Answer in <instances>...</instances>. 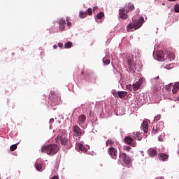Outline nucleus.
<instances>
[{
	"label": "nucleus",
	"instance_id": "f257e3e1",
	"mask_svg": "<svg viewBox=\"0 0 179 179\" xmlns=\"http://www.w3.org/2000/svg\"><path fill=\"white\" fill-rule=\"evenodd\" d=\"M42 153H47L49 156H54L58 153L59 150V147L57 144H51L48 145H44L41 148Z\"/></svg>",
	"mask_w": 179,
	"mask_h": 179
},
{
	"label": "nucleus",
	"instance_id": "f03ea898",
	"mask_svg": "<svg viewBox=\"0 0 179 179\" xmlns=\"http://www.w3.org/2000/svg\"><path fill=\"white\" fill-rule=\"evenodd\" d=\"M159 61H173L176 58V55L173 52L164 53L163 52H159L157 55Z\"/></svg>",
	"mask_w": 179,
	"mask_h": 179
},
{
	"label": "nucleus",
	"instance_id": "7ed1b4c3",
	"mask_svg": "<svg viewBox=\"0 0 179 179\" xmlns=\"http://www.w3.org/2000/svg\"><path fill=\"white\" fill-rule=\"evenodd\" d=\"M143 17H141L137 20H133V22L130 23L127 26V31H131L132 29H134V30H138V29H140V27H142L143 24Z\"/></svg>",
	"mask_w": 179,
	"mask_h": 179
},
{
	"label": "nucleus",
	"instance_id": "20e7f679",
	"mask_svg": "<svg viewBox=\"0 0 179 179\" xmlns=\"http://www.w3.org/2000/svg\"><path fill=\"white\" fill-rule=\"evenodd\" d=\"M59 101H61V97L58 96L57 92L51 91L48 100L49 104H50L52 107H54L55 106H58V104H59Z\"/></svg>",
	"mask_w": 179,
	"mask_h": 179
},
{
	"label": "nucleus",
	"instance_id": "39448f33",
	"mask_svg": "<svg viewBox=\"0 0 179 179\" xmlns=\"http://www.w3.org/2000/svg\"><path fill=\"white\" fill-rule=\"evenodd\" d=\"M73 135L80 138L83 135H85V131L83 129H80L78 124H73L72 127Z\"/></svg>",
	"mask_w": 179,
	"mask_h": 179
},
{
	"label": "nucleus",
	"instance_id": "423d86ee",
	"mask_svg": "<svg viewBox=\"0 0 179 179\" xmlns=\"http://www.w3.org/2000/svg\"><path fill=\"white\" fill-rule=\"evenodd\" d=\"M58 140H60L61 144L63 145L64 146L69 145V139L66 138V137H65V135H62L61 134H59L57 136L56 142H58Z\"/></svg>",
	"mask_w": 179,
	"mask_h": 179
},
{
	"label": "nucleus",
	"instance_id": "0eeeda50",
	"mask_svg": "<svg viewBox=\"0 0 179 179\" xmlns=\"http://www.w3.org/2000/svg\"><path fill=\"white\" fill-rule=\"evenodd\" d=\"M120 160H122L127 165L131 164V158L127 155V154L122 152L119 155Z\"/></svg>",
	"mask_w": 179,
	"mask_h": 179
},
{
	"label": "nucleus",
	"instance_id": "6e6552de",
	"mask_svg": "<svg viewBox=\"0 0 179 179\" xmlns=\"http://www.w3.org/2000/svg\"><path fill=\"white\" fill-rule=\"evenodd\" d=\"M124 142L127 143V145H129L130 146H132L133 148H135L136 146V141L134 140V138L129 136H126L124 138Z\"/></svg>",
	"mask_w": 179,
	"mask_h": 179
},
{
	"label": "nucleus",
	"instance_id": "1a4fd4ad",
	"mask_svg": "<svg viewBox=\"0 0 179 179\" xmlns=\"http://www.w3.org/2000/svg\"><path fill=\"white\" fill-rule=\"evenodd\" d=\"M145 83V80L143 78H140L138 82H136L135 84H133V90L134 92H136V90H139L141 89V86Z\"/></svg>",
	"mask_w": 179,
	"mask_h": 179
},
{
	"label": "nucleus",
	"instance_id": "9d476101",
	"mask_svg": "<svg viewBox=\"0 0 179 179\" xmlns=\"http://www.w3.org/2000/svg\"><path fill=\"white\" fill-rule=\"evenodd\" d=\"M108 152L111 157L112 159L115 160L117 159V155H118V152L115 149V147L109 148Z\"/></svg>",
	"mask_w": 179,
	"mask_h": 179
},
{
	"label": "nucleus",
	"instance_id": "9b49d317",
	"mask_svg": "<svg viewBox=\"0 0 179 179\" xmlns=\"http://www.w3.org/2000/svg\"><path fill=\"white\" fill-rule=\"evenodd\" d=\"M127 64L129 65V72H134V71H136L138 69V66H136V64H134V62L132 61V59H127Z\"/></svg>",
	"mask_w": 179,
	"mask_h": 179
},
{
	"label": "nucleus",
	"instance_id": "f8f14e48",
	"mask_svg": "<svg viewBox=\"0 0 179 179\" xmlns=\"http://www.w3.org/2000/svg\"><path fill=\"white\" fill-rule=\"evenodd\" d=\"M119 16L120 19H128V11L125 10V7L119 10Z\"/></svg>",
	"mask_w": 179,
	"mask_h": 179
},
{
	"label": "nucleus",
	"instance_id": "ddd939ff",
	"mask_svg": "<svg viewBox=\"0 0 179 179\" xmlns=\"http://www.w3.org/2000/svg\"><path fill=\"white\" fill-rule=\"evenodd\" d=\"M85 121H86V116L85 115H80L78 119V124L80 125V127H82V125L85 124Z\"/></svg>",
	"mask_w": 179,
	"mask_h": 179
},
{
	"label": "nucleus",
	"instance_id": "4468645a",
	"mask_svg": "<svg viewBox=\"0 0 179 179\" xmlns=\"http://www.w3.org/2000/svg\"><path fill=\"white\" fill-rule=\"evenodd\" d=\"M148 153L150 157H153L154 156L157 155V150L155 148H150L148 150Z\"/></svg>",
	"mask_w": 179,
	"mask_h": 179
},
{
	"label": "nucleus",
	"instance_id": "2eb2a0df",
	"mask_svg": "<svg viewBox=\"0 0 179 179\" xmlns=\"http://www.w3.org/2000/svg\"><path fill=\"white\" fill-rule=\"evenodd\" d=\"M141 129H143V132L145 134L148 133V131L149 130V124H148L146 121H143L141 125Z\"/></svg>",
	"mask_w": 179,
	"mask_h": 179
},
{
	"label": "nucleus",
	"instance_id": "dca6fc26",
	"mask_svg": "<svg viewBox=\"0 0 179 179\" xmlns=\"http://www.w3.org/2000/svg\"><path fill=\"white\" fill-rule=\"evenodd\" d=\"M35 167L38 171L43 170V162L41 161H37L35 164Z\"/></svg>",
	"mask_w": 179,
	"mask_h": 179
},
{
	"label": "nucleus",
	"instance_id": "f3484780",
	"mask_svg": "<svg viewBox=\"0 0 179 179\" xmlns=\"http://www.w3.org/2000/svg\"><path fill=\"white\" fill-rule=\"evenodd\" d=\"M139 135H141L140 132H136L133 133V135L131 136L134 139H136V141H141L142 137H140Z\"/></svg>",
	"mask_w": 179,
	"mask_h": 179
},
{
	"label": "nucleus",
	"instance_id": "a211bd4d",
	"mask_svg": "<svg viewBox=\"0 0 179 179\" xmlns=\"http://www.w3.org/2000/svg\"><path fill=\"white\" fill-rule=\"evenodd\" d=\"M117 94H118V97H120V99H124V97H125L127 96V94H128V92H127L125 91H118Z\"/></svg>",
	"mask_w": 179,
	"mask_h": 179
},
{
	"label": "nucleus",
	"instance_id": "6ab92c4d",
	"mask_svg": "<svg viewBox=\"0 0 179 179\" xmlns=\"http://www.w3.org/2000/svg\"><path fill=\"white\" fill-rule=\"evenodd\" d=\"M159 159L162 160V162H164V160H167V159H169V155L164 153L159 154Z\"/></svg>",
	"mask_w": 179,
	"mask_h": 179
},
{
	"label": "nucleus",
	"instance_id": "aec40b11",
	"mask_svg": "<svg viewBox=\"0 0 179 179\" xmlns=\"http://www.w3.org/2000/svg\"><path fill=\"white\" fill-rule=\"evenodd\" d=\"M172 92H173V94H176V93H178V92H179V83H176L173 85V89L172 90Z\"/></svg>",
	"mask_w": 179,
	"mask_h": 179
},
{
	"label": "nucleus",
	"instance_id": "412c9836",
	"mask_svg": "<svg viewBox=\"0 0 179 179\" xmlns=\"http://www.w3.org/2000/svg\"><path fill=\"white\" fill-rule=\"evenodd\" d=\"M162 128H160V124H156V129H152V134H154V135H156V134H157L158 132H160V129H161Z\"/></svg>",
	"mask_w": 179,
	"mask_h": 179
},
{
	"label": "nucleus",
	"instance_id": "4be33fe9",
	"mask_svg": "<svg viewBox=\"0 0 179 179\" xmlns=\"http://www.w3.org/2000/svg\"><path fill=\"white\" fill-rule=\"evenodd\" d=\"M79 149L81 150V152H83V153H87V148L83 145V144L80 143L78 144Z\"/></svg>",
	"mask_w": 179,
	"mask_h": 179
},
{
	"label": "nucleus",
	"instance_id": "5701e85b",
	"mask_svg": "<svg viewBox=\"0 0 179 179\" xmlns=\"http://www.w3.org/2000/svg\"><path fill=\"white\" fill-rule=\"evenodd\" d=\"M106 146H110V148H115V145L114 144L112 140H108L106 141Z\"/></svg>",
	"mask_w": 179,
	"mask_h": 179
},
{
	"label": "nucleus",
	"instance_id": "b1692460",
	"mask_svg": "<svg viewBox=\"0 0 179 179\" xmlns=\"http://www.w3.org/2000/svg\"><path fill=\"white\" fill-rule=\"evenodd\" d=\"M127 8H128L127 10L129 12H131V11L134 10V9H135V6H134L133 3H128Z\"/></svg>",
	"mask_w": 179,
	"mask_h": 179
},
{
	"label": "nucleus",
	"instance_id": "393cba45",
	"mask_svg": "<svg viewBox=\"0 0 179 179\" xmlns=\"http://www.w3.org/2000/svg\"><path fill=\"white\" fill-rule=\"evenodd\" d=\"M86 16H87V12H83V11H80V17H81V19H85V17H86Z\"/></svg>",
	"mask_w": 179,
	"mask_h": 179
},
{
	"label": "nucleus",
	"instance_id": "a878e982",
	"mask_svg": "<svg viewBox=\"0 0 179 179\" xmlns=\"http://www.w3.org/2000/svg\"><path fill=\"white\" fill-rule=\"evenodd\" d=\"M103 17H104V13H103V12H100V13H99L97 15H96V19H101V18H103Z\"/></svg>",
	"mask_w": 179,
	"mask_h": 179
},
{
	"label": "nucleus",
	"instance_id": "bb28decb",
	"mask_svg": "<svg viewBox=\"0 0 179 179\" xmlns=\"http://www.w3.org/2000/svg\"><path fill=\"white\" fill-rule=\"evenodd\" d=\"M71 47H72V42L71 41L66 42L64 45V48H71Z\"/></svg>",
	"mask_w": 179,
	"mask_h": 179
},
{
	"label": "nucleus",
	"instance_id": "cd10ccee",
	"mask_svg": "<svg viewBox=\"0 0 179 179\" xmlns=\"http://www.w3.org/2000/svg\"><path fill=\"white\" fill-rule=\"evenodd\" d=\"M16 149H17V145L16 144L12 145L10 147V152H13V151L16 150Z\"/></svg>",
	"mask_w": 179,
	"mask_h": 179
},
{
	"label": "nucleus",
	"instance_id": "c85d7f7f",
	"mask_svg": "<svg viewBox=\"0 0 179 179\" xmlns=\"http://www.w3.org/2000/svg\"><path fill=\"white\" fill-rule=\"evenodd\" d=\"M66 23V21H65V20H64L63 18H61L59 20V25H65Z\"/></svg>",
	"mask_w": 179,
	"mask_h": 179
},
{
	"label": "nucleus",
	"instance_id": "c756f323",
	"mask_svg": "<svg viewBox=\"0 0 179 179\" xmlns=\"http://www.w3.org/2000/svg\"><path fill=\"white\" fill-rule=\"evenodd\" d=\"M87 13L90 15L92 16V13H93V10L91 8H89L87 10Z\"/></svg>",
	"mask_w": 179,
	"mask_h": 179
},
{
	"label": "nucleus",
	"instance_id": "7c9ffc66",
	"mask_svg": "<svg viewBox=\"0 0 179 179\" xmlns=\"http://www.w3.org/2000/svg\"><path fill=\"white\" fill-rule=\"evenodd\" d=\"M103 64H105V65H109V64H110V60L103 58Z\"/></svg>",
	"mask_w": 179,
	"mask_h": 179
},
{
	"label": "nucleus",
	"instance_id": "2f4dec72",
	"mask_svg": "<svg viewBox=\"0 0 179 179\" xmlns=\"http://www.w3.org/2000/svg\"><path fill=\"white\" fill-rule=\"evenodd\" d=\"M175 12H176L177 13H179V4H176L175 6Z\"/></svg>",
	"mask_w": 179,
	"mask_h": 179
},
{
	"label": "nucleus",
	"instance_id": "473e14b6",
	"mask_svg": "<svg viewBox=\"0 0 179 179\" xmlns=\"http://www.w3.org/2000/svg\"><path fill=\"white\" fill-rule=\"evenodd\" d=\"M127 90H129V92H132V85H127Z\"/></svg>",
	"mask_w": 179,
	"mask_h": 179
},
{
	"label": "nucleus",
	"instance_id": "72a5a7b5",
	"mask_svg": "<svg viewBox=\"0 0 179 179\" xmlns=\"http://www.w3.org/2000/svg\"><path fill=\"white\" fill-rule=\"evenodd\" d=\"M59 30H61V31L65 30V25H59Z\"/></svg>",
	"mask_w": 179,
	"mask_h": 179
},
{
	"label": "nucleus",
	"instance_id": "f704fd0d",
	"mask_svg": "<svg viewBox=\"0 0 179 179\" xmlns=\"http://www.w3.org/2000/svg\"><path fill=\"white\" fill-rule=\"evenodd\" d=\"M160 120V115H157L155 117V121H159Z\"/></svg>",
	"mask_w": 179,
	"mask_h": 179
},
{
	"label": "nucleus",
	"instance_id": "c9c22d12",
	"mask_svg": "<svg viewBox=\"0 0 179 179\" xmlns=\"http://www.w3.org/2000/svg\"><path fill=\"white\" fill-rule=\"evenodd\" d=\"M125 150H127V152H129V150H131V147H129V146H126V147H125Z\"/></svg>",
	"mask_w": 179,
	"mask_h": 179
},
{
	"label": "nucleus",
	"instance_id": "e433bc0d",
	"mask_svg": "<svg viewBox=\"0 0 179 179\" xmlns=\"http://www.w3.org/2000/svg\"><path fill=\"white\" fill-rule=\"evenodd\" d=\"M58 47H59L60 48H62L64 47V44L62 43H59Z\"/></svg>",
	"mask_w": 179,
	"mask_h": 179
},
{
	"label": "nucleus",
	"instance_id": "4c0bfd02",
	"mask_svg": "<svg viewBox=\"0 0 179 179\" xmlns=\"http://www.w3.org/2000/svg\"><path fill=\"white\" fill-rule=\"evenodd\" d=\"M98 9H99V7H98V6H94V7L93 8L94 13H95L96 10H97Z\"/></svg>",
	"mask_w": 179,
	"mask_h": 179
},
{
	"label": "nucleus",
	"instance_id": "58836bf2",
	"mask_svg": "<svg viewBox=\"0 0 179 179\" xmlns=\"http://www.w3.org/2000/svg\"><path fill=\"white\" fill-rule=\"evenodd\" d=\"M171 66H173V64H169V66H166V69H171Z\"/></svg>",
	"mask_w": 179,
	"mask_h": 179
},
{
	"label": "nucleus",
	"instance_id": "ea45409f",
	"mask_svg": "<svg viewBox=\"0 0 179 179\" xmlns=\"http://www.w3.org/2000/svg\"><path fill=\"white\" fill-rule=\"evenodd\" d=\"M54 123V118H51L50 120V124H53Z\"/></svg>",
	"mask_w": 179,
	"mask_h": 179
},
{
	"label": "nucleus",
	"instance_id": "a19ab883",
	"mask_svg": "<svg viewBox=\"0 0 179 179\" xmlns=\"http://www.w3.org/2000/svg\"><path fill=\"white\" fill-rule=\"evenodd\" d=\"M51 179H59V178H58V176H55Z\"/></svg>",
	"mask_w": 179,
	"mask_h": 179
},
{
	"label": "nucleus",
	"instance_id": "79ce46f5",
	"mask_svg": "<svg viewBox=\"0 0 179 179\" xmlns=\"http://www.w3.org/2000/svg\"><path fill=\"white\" fill-rule=\"evenodd\" d=\"M67 26H72V23L71 22H67Z\"/></svg>",
	"mask_w": 179,
	"mask_h": 179
},
{
	"label": "nucleus",
	"instance_id": "37998d69",
	"mask_svg": "<svg viewBox=\"0 0 179 179\" xmlns=\"http://www.w3.org/2000/svg\"><path fill=\"white\" fill-rule=\"evenodd\" d=\"M158 139H159V142H163V138H162L159 137Z\"/></svg>",
	"mask_w": 179,
	"mask_h": 179
},
{
	"label": "nucleus",
	"instance_id": "c03bdc74",
	"mask_svg": "<svg viewBox=\"0 0 179 179\" xmlns=\"http://www.w3.org/2000/svg\"><path fill=\"white\" fill-rule=\"evenodd\" d=\"M53 48L55 50V49L58 48V46L57 45H54Z\"/></svg>",
	"mask_w": 179,
	"mask_h": 179
},
{
	"label": "nucleus",
	"instance_id": "a18cd8bd",
	"mask_svg": "<svg viewBox=\"0 0 179 179\" xmlns=\"http://www.w3.org/2000/svg\"><path fill=\"white\" fill-rule=\"evenodd\" d=\"M157 79H159V76H157L156 78L152 79V81L155 82V80H156Z\"/></svg>",
	"mask_w": 179,
	"mask_h": 179
},
{
	"label": "nucleus",
	"instance_id": "49530a36",
	"mask_svg": "<svg viewBox=\"0 0 179 179\" xmlns=\"http://www.w3.org/2000/svg\"><path fill=\"white\" fill-rule=\"evenodd\" d=\"M169 1V2H176V1H178V0H168Z\"/></svg>",
	"mask_w": 179,
	"mask_h": 179
},
{
	"label": "nucleus",
	"instance_id": "de8ad7c7",
	"mask_svg": "<svg viewBox=\"0 0 179 179\" xmlns=\"http://www.w3.org/2000/svg\"><path fill=\"white\" fill-rule=\"evenodd\" d=\"M81 73H82V75L85 76V70L81 72Z\"/></svg>",
	"mask_w": 179,
	"mask_h": 179
},
{
	"label": "nucleus",
	"instance_id": "09e8293b",
	"mask_svg": "<svg viewBox=\"0 0 179 179\" xmlns=\"http://www.w3.org/2000/svg\"><path fill=\"white\" fill-rule=\"evenodd\" d=\"M85 72L86 73H87L89 72V70H86Z\"/></svg>",
	"mask_w": 179,
	"mask_h": 179
},
{
	"label": "nucleus",
	"instance_id": "8fccbe9b",
	"mask_svg": "<svg viewBox=\"0 0 179 179\" xmlns=\"http://www.w3.org/2000/svg\"><path fill=\"white\" fill-rule=\"evenodd\" d=\"M143 103H145V101L141 102V104H143Z\"/></svg>",
	"mask_w": 179,
	"mask_h": 179
},
{
	"label": "nucleus",
	"instance_id": "3c124183",
	"mask_svg": "<svg viewBox=\"0 0 179 179\" xmlns=\"http://www.w3.org/2000/svg\"><path fill=\"white\" fill-rule=\"evenodd\" d=\"M157 179H162V178H157Z\"/></svg>",
	"mask_w": 179,
	"mask_h": 179
}]
</instances>
